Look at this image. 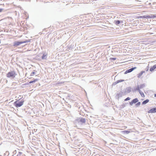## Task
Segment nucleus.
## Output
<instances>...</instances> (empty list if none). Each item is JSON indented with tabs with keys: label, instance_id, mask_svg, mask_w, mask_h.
I'll return each mask as SVG.
<instances>
[{
	"label": "nucleus",
	"instance_id": "9d476101",
	"mask_svg": "<svg viewBox=\"0 0 156 156\" xmlns=\"http://www.w3.org/2000/svg\"><path fill=\"white\" fill-rule=\"evenodd\" d=\"M120 23H122V21H120L119 20L115 21V24L116 25H119Z\"/></svg>",
	"mask_w": 156,
	"mask_h": 156
},
{
	"label": "nucleus",
	"instance_id": "ddd939ff",
	"mask_svg": "<svg viewBox=\"0 0 156 156\" xmlns=\"http://www.w3.org/2000/svg\"><path fill=\"white\" fill-rule=\"evenodd\" d=\"M144 72L145 71H142L139 74H138L137 77L138 78H140L142 75L143 74Z\"/></svg>",
	"mask_w": 156,
	"mask_h": 156
},
{
	"label": "nucleus",
	"instance_id": "4468645a",
	"mask_svg": "<svg viewBox=\"0 0 156 156\" xmlns=\"http://www.w3.org/2000/svg\"><path fill=\"white\" fill-rule=\"evenodd\" d=\"M17 156H26L25 155L23 154L22 152H19Z\"/></svg>",
	"mask_w": 156,
	"mask_h": 156
},
{
	"label": "nucleus",
	"instance_id": "6ab92c4d",
	"mask_svg": "<svg viewBox=\"0 0 156 156\" xmlns=\"http://www.w3.org/2000/svg\"><path fill=\"white\" fill-rule=\"evenodd\" d=\"M139 92L141 96L142 97H144V94L143 92L141 91L140 90H139Z\"/></svg>",
	"mask_w": 156,
	"mask_h": 156
},
{
	"label": "nucleus",
	"instance_id": "423d86ee",
	"mask_svg": "<svg viewBox=\"0 0 156 156\" xmlns=\"http://www.w3.org/2000/svg\"><path fill=\"white\" fill-rule=\"evenodd\" d=\"M136 67H135L128 69L125 72V74H126L127 73H130L133 71L134 69H136Z\"/></svg>",
	"mask_w": 156,
	"mask_h": 156
},
{
	"label": "nucleus",
	"instance_id": "6e6552de",
	"mask_svg": "<svg viewBox=\"0 0 156 156\" xmlns=\"http://www.w3.org/2000/svg\"><path fill=\"white\" fill-rule=\"evenodd\" d=\"M138 99L137 98H136L132 100V101L130 102L129 104L130 105L132 106L133 104H135L136 102H138Z\"/></svg>",
	"mask_w": 156,
	"mask_h": 156
},
{
	"label": "nucleus",
	"instance_id": "393cba45",
	"mask_svg": "<svg viewBox=\"0 0 156 156\" xmlns=\"http://www.w3.org/2000/svg\"><path fill=\"white\" fill-rule=\"evenodd\" d=\"M110 59H112V60H115L116 59V58H110Z\"/></svg>",
	"mask_w": 156,
	"mask_h": 156
},
{
	"label": "nucleus",
	"instance_id": "c756f323",
	"mask_svg": "<svg viewBox=\"0 0 156 156\" xmlns=\"http://www.w3.org/2000/svg\"><path fill=\"white\" fill-rule=\"evenodd\" d=\"M154 96L155 97H156V94H154Z\"/></svg>",
	"mask_w": 156,
	"mask_h": 156
},
{
	"label": "nucleus",
	"instance_id": "cd10ccee",
	"mask_svg": "<svg viewBox=\"0 0 156 156\" xmlns=\"http://www.w3.org/2000/svg\"><path fill=\"white\" fill-rule=\"evenodd\" d=\"M38 80V79H34V81H35V82L36 81H37Z\"/></svg>",
	"mask_w": 156,
	"mask_h": 156
},
{
	"label": "nucleus",
	"instance_id": "0eeeda50",
	"mask_svg": "<svg viewBox=\"0 0 156 156\" xmlns=\"http://www.w3.org/2000/svg\"><path fill=\"white\" fill-rule=\"evenodd\" d=\"M131 88L130 87H128L126 88L124 92L126 93V94L129 93L131 91Z\"/></svg>",
	"mask_w": 156,
	"mask_h": 156
},
{
	"label": "nucleus",
	"instance_id": "f257e3e1",
	"mask_svg": "<svg viewBox=\"0 0 156 156\" xmlns=\"http://www.w3.org/2000/svg\"><path fill=\"white\" fill-rule=\"evenodd\" d=\"M30 40H27L26 41H15L13 42V46L14 47H17L20 44L26 43L30 42Z\"/></svg>",
	"mask_w": 156,
	"mask_h": 156
},
{
	"label": "nucleus",
	"instance_id": "f03ea898",
	"mask_svg": "<svg viewBox=\"0 0 156 156\" xmlns=\"http://www.w3.org/2000/svg\"><path fill=\"white\" fill-rule=\"evenodd\" d=\"M24 101L22 100L20 101V99L15 101L14 104L16 108L20 107L22 106L23 104Z\"/></svg>",
	"mask_w": 156,
	"mask_h": 156
},
{
	"label": "nucleus",
	"instance_id": "aec40b11",
	"mask_svg": "<svg viewBox=\"0 0 156 156\" xmlns=\"http://www.w3.org/2000/svg\"><path fill=\"white\" fill-rule=\"evenodd\" d=\"M139 90H140L139 89V88L138 87V86L136 88H134L133 90V91L134 92H135L136 90H138V91H139Z\"/></svg>",
	"mask_w": 156,
	"mask_h": 156
},
{
	"label": "nucleus",
	"instance_id": "412c9836",
	"mask_svg": "<svg viewBox=\"0 0 156 156\" xmlns=\"http://www.w3.org/2000/svg\"><path fill=\"white\" fill-rule=\"evenodd\" d=\"M123 132L124 133V134H128L130 132L128 131L124 130L123 131Z\"/></svg>",
	"mask_w": 156,
	"mask_h": 156
},
{
	"label": "nucleus",
	"instance_id": "f8f14e48",
	"mask_svg": "<svg viewBox=\"0 0 156 156\" xmlns=\"http://www.w3.org/2000/svg\"><path fill=\"white\" fill-rule=\"evenodd\" d=\"M156 68V64L154 65L153 67H152L150 68V71L151 72H152Z\"/></svg>",
	"mask_w": 156,
	"mask_h": 156
},
{
	"label": "nucleus",
	"instance_id": "a878e982",
	"mask_svg": "<svg viewBox=\"0 0 156 156\" xmlns=\"http://www.w3.org/2000/svg\"><path fill=\"white\" fill-rule=\"evenodd\" d=\"M35 82V81L33 80L30 81L29 83H31Z\"/></svg>",
	"mask_w": 156,
	"mask_h": 156
},
{
	"label": "nucleus",
	"instance_id": "39448f33",
	"mask_svg": "<svg viewBox=\"0 0 156 156\" xmlns=\"http://www.w3.org/2000/svg\"><path fill=\"white\" fill-rule=\"evenodd\" d=\"M126 94V93L124 92H122V91H120L119 93H118L116 95V96L117 97L118 99L122 97V96H124Z\"/></svg>",
	"mask_w": 156,
	"mask_h": 156
},
{
	"label": "nucleus",
	"instance_id": "4be33fe9",
	"mask_svg": "<svg viewBox=\"0 0 156 156\" xmlns=\"http://www.w3.org/2000/svg\"><path fill=\"white\" fill-rule=\"evenodd\" d=\"M140 102H138V103H137L136 105V106H137V107H138V106H139L140 105Z\"/></svg>",
	"mask_w": 156,
	"mask_h": 156
},
{
	"label": "nucleus",
	"instance_id": "b1692460",
	"mask_svg": "<svg viewBox=\"0 0 156 156\" xmlns=\"http://www.w3.org/2000/svg\"><path fill=\"white\" fill-rule=\"evenodd\" d=\"M130 98L129 97H127L126 99H125L124 100L125 101H127L128 100H129L130 99Z\"/></svg>",
	"mask_w": 156,
	"mask_h": 156
},
{
	"label": "nucleus",
	"instance_id": "dca6fc26",
	"mask_svg": "<svg viewBox=\"0 0 156 156\" xmlns=\"http://www.w3.org/2000/svg\"><path fill=\"white\" fill-rule=\"evenodd\" d=\"M149 101L148 99H146L144 101L142 102V105H145V104H146Z\"/></svg>",
	"mask_w": 156,
	"mask_h": 156
},
{
	"label": "nucleus",
	"instance_id": "a211bd4d",
	"mask_svg": "<svg viewBox=\"0 0 156 156\" xmlns=\"http://www.w3.org/2000/svg\"><path fill=\"white\" fill-rule=\"evenodd\" d=\"M47 55L44 54L42 56V58L43 59H45L47 58Z\"/></svg>",
	"mask_w": 156,
	"mask_h": 156
},
{
	"label": "nucleus",
	"instance_id": "c85d7f7f",
	"mask_svg": "<svg viewBox=\"0 0 156 156\" xmlns=\"http://www.w3.org/2000/svg\"><path fill=\"white\" fill-rule=\"evenodd\" d=\"M146 71H147L148 70V68H146Z\"/></svg>",
	"mask_w": 156,
	"mask_h": 156
},
{
	"label": "nucleus",
	"instance_id": "7ed1b4c3",
	"mask_svg": "<svg viewBox=\"0 0 156 156\" xmlns=\"http://www.w3.org/2000/svg\"><path fill=\"white\" fill-rule=\"evenodd\" d=\"M156 18V15H151L139 16L138 18Z\"/></svg>",
	"mask_w": 156,
	"mask_h": 156
},
{
	"label": "nucleus",
	"instance_id": "f3484780",
	"mask_svg": "<svg viewBox=\"0 0 156 156\" xmlns=\"http://www.w3.org/2000/svg\"><path fill=\"white\" fill-rule=\"evenodd\" d=\"M80 121L81 122L83 123H85L86 122L85 119L83 118H81L80 119Z\"/></svg>",
	"mask_w": 156,
	"mask_h": 156
},
{
	"label": "nucleus",
	"instance_id": "2eb2a0df",
	"mask_svg": "<svg viewBox=\"0 0 156 156\" xmlns=\"http://www.w3.org/2000/svg\"><path fill=\"white\" fill-rule=\"evenodd\" d=\"M124 81V80H118L116 81L114 83L115 84H117V83H118L121 82H123Z\"/></svg>",
	"mask_w": 156,
	"mask_h": 156
},
{
	"label": "nucleus",
	"instance_id": "5701e85b",
	"mask_svg": "<svg viewBox=\"0 0 156 156\" xmlns=\"http://www.w3.org/2000/svg\"><path fill=\"white\" fill-rule=\"evenodd\" d=\"M35 73L34 72H33L31 73V74H30V76H32L34 75Z\"/></svg>",
	"mask_w": 156,
	"mask_h": 156
},
{
	"label": "nucleus",
	"instance_id": "9b49d317",
	"mask_svg": "<svg viewBox=\"0 0 156 156\" xmlns=\"http://www.w3.org/2000/svg\"><path fill=\"white\" fill-rule=\"evenodd\" d=\"M140 90L144 88L145 87V84H142L138 86Z\"/></svg>",
	"mask_w": 156,
	"mask_h": 156
},
{
	"label": "nucleus",
	"instance_id": "1a4fd4ad",
	"mask_svg": "<svg viewBox=\"0 0 156 156\" xmlns=\"http://www.w3.org/2000/svg\"><path fill=\"white\" fill-rule=\"evenodd\" d=\"M155 112H156V107L151 109L148 112V113H154Z\"/></svg>",
	"mask_w": 156,
	"mask_h": 156
},
{
	"label": "nucleus",
	"instance_id": "bb28decb",
	"mask_svg": "<svg viewBox=\"0 0 156 156\" xmlns=\"http://www.w3.org/2000/svg\"><path fill=\"white\" fill-rule=\"evenodd\" d=\"M3 10V9H0V12H2Z\"/></svg>",
	"mask_w": 156,
	"mask_h": 156
},
{
	"label": "nucleus",
	"instance_id": "20e7f679",
	"mask_svg": "<svg viewBox=\"0 0 156 156\" xmlns=\"http://www.w3.org/2000/svg\"><path fill=\"white\" fill-rule=\"evenodd\" d=\"M16 73L14 71H12L9 72L6 75L7 77L9 78L12 77L14 78L15 77Z\"/></svg>",
	"mask_w": 156,
	"mask_h": 156
}]
</instances>
